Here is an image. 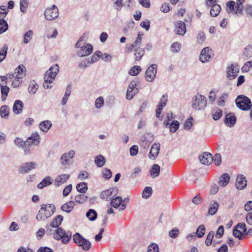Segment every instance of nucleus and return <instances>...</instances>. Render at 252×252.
<instances>
[{
  "label": "nucleus",
  "instance_id": "f257e3e1",
  "mask_svg": "<svg viewBox=\"0 0 252 252\" xmlns=\"http://www.w3.org/2000/svg\"><path fill=\"white\" fill-rule=\"evenodd\" d=\"M84 37H81L75 45V47L78 49L77 54L80 57L88 56L90 55L93 50V47L90 43H86Z\"/></svg>",
  "mask_w": 252,
  "mask_h": 252
},
{
  "label": "nucleus",
  "instance_id": "f03ea898",
  "mask_svg": "<svg viewBox=\"0 0 252 252\" xmlns=\"http://www.w3.org/2000/svg\"><path fill=\"white\" fill-rule=\"evenodd\" d=\"M56 207L53 204H43L36 216V219L38 220H45L54 213Z\"/></svg>",
  "mask_w": 252,
  "mask_h": 252
},
{
  "label": "nucleus",
  "instance_id": "7ed1b4c3",
  "mask_svg": "<svg viewBox=\"0 0 252 252\" xmlns=\"http://www.w3.org/2000/svg\"><path fill=\"white\" fill-rule=\"evenodd\" d=\"M245 0H236V2L230 0L226 3V10L228 13L233 12L238 16L243 15V3Z\"/></svg>",
  "mask_w": 252,
  "mask_h": 252
},
{
  "label": "nucleus",
  "instance_id": "20e7f679",
  "mask_svg": "<svg viewBox=\"0 0 252 252\" xmlns=\"http://www.w3.org/2000/svg\"><path fill=\"white\" fill-rule=\"evenodd\" d=\"M207 105V99L205 96L197 94L194 95L191 101V107L195 111L204 110Z\"/></svg>",
  "mask_w": 252,
  "mask_h": 252
},
{
  "label": "nucleus",
  "instance_id": "39448f33",
  "mask_svg": "<svg viewBox=\"0 0 252 252\" xmlns=\"http://www.w3.org/2000/svg\"><path fill=\"white\" fill-rule=\"evenodd\" d=\"M39 137V134L37 132H34L32 133L31 136L27 139L24 143V145L22 146L26 154L30 153L31 145L36 146L39 144L40 142Z\"/></svg>",
  "mask_w": 252,
  "mask_h": 252
},
{
  "label": "nucleus",
  "instance_id": "423d86ee",
  "mask_svg": "<svg viewBox=\"0 0 252 252\" xmlns=\"http://www.w3.org/2000/svg\"><path fill=\"white\" fill-rule=\"evenodd\" d=\"M235 102L237 107L243 111L250 110L252 106L250 99L243 95H238L235 100Z\"/></svg>",
  "mask_w": 252,
  "mask_h": 252
},
{
  "label": "nucleus",
  "instance_id": "0eeeda50",
  "mask_svg": "<svg viewBox=\"0 0 252 252\" xmlns=\"http://www.w3.org/2000/svg\"><path fill=\"white\" fill-rule=\"evenodd\" d=\"M73 238L74 243L79 247H82L83 250L88 251L90 249L92 246L91 243L84 238L79 233H76L75 234Z\"/></svg>",
  "mask_w": 252,
  "mask_h": 252
},
{
  "label": "nucleus",
  "instance_id": "6e6552de",
  "mask_svg": "<svg viewBox=\"0 0 252 252\" xmlns=\"http://www.w3.org/2000/svg\"><path fill=\"white\" fill-rule=\"evenodd\" d=\"M53 237L57 240H62L63 243L66 244L70 240L71 234L69 232H65L61 227H57V229L53 233Z\"/></svg>",
  "mask_w": 252,
  "mask_h": 252
},
{
  "label": "nucleus",
  "instance_id": "1a4fd4ad",
  "mask_svg": "<svg viewBox=\"0 0 252 252\" xmlns=\"http://www.w3.org/2000/svg\"><path fill=\"white\" fill-rule=\"evenodd\" d=\"M59 66L58 64H54L46 72L44 79L45 81L52 83L59 72Z\"/></svg>",
  "mask_w": 252,
  "mask_h": 252
},
{
  "label": "nucleus",
  "instance_id": "9d476101",
  "mask_svg": "<svg viewBox=\"0 0 252 252\" xmlns=\"http://www.w3.org/2000/svg\"><path fill=\"white\" fill-rule=\"evenodd\" d=\"M247 231V227L245 223H238L233 228V235L235 237L242 240Z\"/></svg>",
  "mask_w": 252,
  "mask_h": 252
},
{
  "label": "nucleus",
  "instance_id": "9b49d317",
  "mask_svg": "<svg viewBox=\"0 0 252 252\" xmlns=\"http://www.w3.org/2000/svg\"><path fill=\"white\" fill-rule=\"evenodd\" d=\"M45 18L49 21L56 19L59 16V10L58 7L53 5L51 7H48L44 12Z\"/></svg>",
  "mask_w": 252,
  "mask_h": 252
},
{
  "label": "nucleus",
  "instance_id": "f8f14e48",
  "mask_svg": "<svg viewBox=\"0 0 252 252\" xmlns=\"http://www.w3.org/2000/svg\"><path fill=\"white\" fill-rule=\"evenodd\" d=\"M239 72V67L237 64H231L226 68L227 78L229 80L235 79Z\"/></svg>",
  "mask_w": 252,
  "mask_h": 252
},
{
  "label": "nucleus",
  "instance_id": "ddd939ff",
  "mask_svg": "<svg viewBox=\"0 0 252 252\" xmlns=\"http://www.w3.org/2000/svg\"><path fill=\"white\" fill-rule=\"evenodd\" d=\"M157 72V65L153 64L147 69L146 74V80L150 82H153L156 77Z\"/></svg>",
  "mask_w": 252,
  "mask_h": 252
},
{
  "label": "nucleus",
  "instance_id": "4468645a",
  "mask_svg": "<svg viewBox=\"0 0 252 252\" xmlns=\"http://www.w3.org/2000/svg\"><path fill=\"white\" fill-rule=\"evenodd\" d=\"M36 166L37 164L35 162H25L19 167L18 171L21 174L28 173L31 170L35 169Z\"/></svg>",
  "mask_w": 252,
  "mask_h": 252
},
{
  "label": "nucleus",
  "instance_id": "2eb2a0df",
  "mask_svg": "<svg viewBox=\"0 0 252 252\" xmlns=\"http://www.w3.org/2000/svg\"><path fill=\"white\" fill-rule=\"evenodd\" d=\"M117 190L116 188H111L107 190L103 191L100 194V197L106 200L115 197L117 194Z\"/></svg>",
  "mask_w": 252,
  "mask_h": 252
},
{
  "label": "nucleus",
  "instance_id": "dca6fc26",
  "mask_svg": "<svg viewBox=\"0 0 252 252\" xmlns=\"http://www.w3.org/2000/svg\"><path fill=\"white\" fill-rule=\"evenodd\" d=\"M210 59L211 49L209 47H205L201 51L199 60L202 63H205L209 62Z\"/></svg>",
  "mask_w": 252,
  "mask_h": 252
},
{
  "label": "nucleus",
  "instance_id": "f3484780",
  "mask_svg": "<svg viewBox=\"0 0 252 252\" xmlns=\"http://www.w3.org/2000/svg\"><path fill=\"white\" fill-rule=\"evenodd\" d=\"M75 156V152L70 150L68 153L63 154L60 158V162L62 165H66L68 164L69 159L73 158Z\"/></svg>",
  "mask_w": 252,
  "mask_h": 252
},
{
  "label": "nucleus",
  "instance_id": "a211bd4d",
  "mask_svg": "<svg viewBox=\"0 0 252 252\" xmlns=\"http://www.w3.org/2000/svg\"><path fill=\"white\" fill-rule=\"evenodd\" d=\"M247 181L245 177L243 175H239L237 176L235 186L238 189H243L247 186Z\"/></svg>",
  "mask_w": 252,
  "mask_h": 252
},
{
  "label": "nucleus",
  "instance_id": "6ab92c4d",
  "mask_svg": "<svg viewBox=\"0 0 252 252\" xmlns=\"http://www.w3.org/2000/svg\"><path fill=\"white\" fill-rule=\"evenodd\" d=\"M174 32L176 34L183 35L186 32V25L183 21H177L175 24Z\"/></svg>",
  "mask_w": 252,
  "mask_h": 252
},
{
  "label": "nucleus",
  "instance_id": "aec40b11",
  "mask_svg": "<svg viewBox=\"0 0 252 252\" xmlns=\"http://www.w3.org/2000/svg\"><path fill=\"white\" fill-rule=\"evenodd\" d=\"M199 160L202 164L209 165L212 163L213 158L210 153L204 152L199 156Z\"/></svg>",
  "mask_w": 252,
  "mask_h": 252
},
{
  "label": "nucleus",
  "instance_id": "412c9836",
  "mask_svg": "<svg viewBox=\"0 0 252 252\" xmlns=\"http://www.w3.org/2000/svg\"><path fill=\"white\" fill-rule=\"evenodd\" d=\"M160 150L159 143H154L151 147L149 157L152 159H155L158 156Z\"/></svg>",
  "mask_w": 252,
  "mask_h": 252
},
{
  "label": "nucleus",
  "instance_id": "4be33fe9",
  "mask_svg": "<svg viewBox=\"0 0 252 252\" xmlns=\"http://www.w3.org/2000/svg\"><path fill=\"white\" fill-rule=\"evenodd\" d=\"M167 95H163L160 99V102L158 106V108L156 109V117L158 118L159 117L160 114L161 113L163 107H164L166 105V102L167 101Z\"/></svg>",
  "mask_w": 252,
  "mask_h": 252
},
{
  "label": "nucleus",
  "instance_id": "5701e85b",
  "mask_svg": "<svg viewBox=\"0 0 252 252\" xmlns=\"http://www.w3.org/2000/svg\"><path fill=\"white\" fill-rule=\"evenodd\" d=\"M70 175L67 174H63L58 175L55 180V185L57 187H59L63 184L69 178Z\"/></svg>",
  "mask_w": 252,
  "mask_h": 252
},
{
  "label": "nucleus",
  "instance_id": "b1692460",
  "mask_svg": "<svg viewBox=\"0 0 252 252\" xmlns=\"http://www.w3.org/2000/svg\"><path fill=\"white\" fill-rule=\"evenodd\" d=\"M236 122V118L233 113H230L225 116V124L230 127H233Z\"/></svg>",
  "mask_w": 252,
  "mask_h": 252
},
{
  "label": "nucleus",
  "instance_id": "393cba45",
  "mask_svg": "<svg viewBox=\"0 0 252 252\" xmlns=\"http://www.w3.org/2000/svg\"><path fill=\"white\" fill-rule=\"evenodd\" d=\"M219 207V203L216 200H213L209 204V209L208 211V215L213 216L215 215Z\"/></svg>",
  "mask_w": 252,
  "mask_h": 252
},
{
  "label": "nucleus",
  "instance_id": "a878e982",
  "mask_svg": "<svg viewBox=\"0 0 252 252\" xmlns=\"http://www.w3.org/2000/svg\"><path fill=\"white\" fill-rule=\"evenodd\" d=\"M52 126L51 122L49 120H46L41 122L39 125V127L41 131L47 132L50 129Z\"/></svg>",
  "mask_w": 252,
  "mask_h": 252
},
{
  "label": "nucleus",
  "instance_id": "bb28decb",
  "mask_svg": "<svg viewBox=\"0 0 252 252\" xmlns=\"http://www.w3.org/2000/svg\"><path fill=\"white\" fill-rule=\"evenodd\" d=\"M23 108V103L20 100H17L14 102L13 106V111L16 114H19L22 112Z\"/></svg>",
  "mask_w": 252,
  "mask_h": 252
},
{
  "label": "nucleus",
  "instance_id": "cd10ccee",
  "mask_svg": "<svg viewBox=\"0 0 252 252\" xmlns=\"http://www.w3.org/2000/svg\"><path fill=\"white\" fill-rule=\"evenodd\" d=\"M160 167L159 165L154 164L151 167L150 171V176L153 178H155L158 177L159 175Z\"/></svg>",
  "mask_w": 252,
  "mask_h": 252
},
{
  "label": "nucleus",
  "instance_id": "c85d7f7f",
  "mask_svg": "<svg viewBox=\"0 0 252 252\" xmlns=\"http://www.w3.org/2000/svg\"><path fill=\"white\" fill-rule=\"evenodd\" d=\"M15 73L16 74V76L20 77L22 78H24L26 73V68L25 66L23 64L19 65L15 69Z\"/></svg>",
  "mask_w": 252,
  "mask_h": 252
},
{
  "label": "nucleus",
  "instance_id": "c756f323",
  "mask_svg": "<svg viewBox=\"0 0 252 252\" xmlns=\"http://www.w3.org/2000/svg\"><path fill=\"white\" fill-rule=\"evenodd\" d=\"M63 217L61 215L57 216L51 222L50 226L53 228H57L61 224Z\"/></svg>",
  "mask_w": 252,
  "mask_h": 252
},
{
  "label": "nucleus",
  "instance_id": "7c9ffc66",
  "mask_svg": "<svg viewBox=\"0 0 252 252\" xmlns=\"http://www.w3.org/2000/svg\"><path fill=\"white\" fill-rule=\"evenodd\" d=\"M230 176L229 174L227 173H224L220 177L219 184L220 186L224 187L228 184Z\"/></svg>",
  "mask_w": 252,
  "mask_h": 252
},
{
  "label": "nucleus",
  "instance_id": "2f4dec72",
  "mask_svg": "<svg viewBox=\"0 0 252 252\" xmlns=\"http://www.w3.org/2000/svg\"><path fill=\"white\" fill-rule=\"evenodd\" d=\"M52 183V179L50 176H47L44 178L42 181L38 184L37 187L38 189H42L44 187L49 186Z\"/></svg>",
  "mask_w": 252,
  "mask_h": 252
},
{
  "label": "nucleus",
  "instance_id": "473e14b6",
  "mask_svg": "<svg viewBox=\"0 0 252 252\" xmlns=\"http://www.w3.org/2000/svg\"><path fill=\"white\" fill-rule=\"evenodd\" d=\"M74 206V202L70 201L63 204L61 207V209L66 213H70L73 210Z\"/></svg>",
  "mask_w": 252,
  "mask_h": 252
},
{
  "label": "nucleus",
  "instance_id": "72a5a7b5",
  "mask_svg": "<svg viewBox=\"0 0 252 252\" xmlns=\"http://www.w3.org/2000/svg\"><path fill=\"white\" fill-rule=\"evenodd\" d=\"M71 93V86L70 85H68L66 88L65 92V94L62 98V100L61 101V103L63 105H64L66 104L68 97L69 95H70V94Z\"/></svg>",
  "mask_w": 252,
  "mask_h": 252
},
{
  "label": "nucleus",
  "instance_id": "f704fd0d",
  "mask_svg": "<svg viewBox=\"0 0 252 252\" xmlns=\"http://www.w3.org/2000/svg\"><path fill=\"white\" fill-rule=\"evenodd\" d=\"M9 114V108L7 105H3L0 108V115L2 118L7 119Z\"/></svg>",
  "mask_w": 252,
  "mask_h": 252
},
{
  "label": "nucleus",
  "instance_id": "c9c22d12",
  "mask_svg": "<svg viewBox=\"0 0 252 252\" xmlns=\"http://www.w3.org/2000/svg\"><path fill=\"white\" fill-rule=\"evenodd\" d=\"M94 161L97 166L101 167L105 164L106 160L103 156L99 155L94 158Z\"/></svg>",
  "mask_w": 252,
  "mask_h": 252
},
{
  "label": "nucleus",
  "instance_id": "e433bc0d",
  "mask_svg": "<svg viewBox=\"0 0 252 252\" xmlns=\"http://www.w3.org/2000/svg\"><path fill=\"white\" fill-rule=\"evenodd\" d=\"M212 8L210 10V15L212 17H216L219 15L221 10V7L219 4H215L212 5Z\"/></svg>",
  "mask_w": 252,
  "mask_h": 252
},
{
  "label": "nucleus",
  "instance_id": "4c0bfd02",
  "mask_svg": "<svg viewBox=\"0 0 252 252\" xmlns=\"http://www.w3.org/2000/svg\"><path fill=\"white\" fill-rule=\"evenodd\" d=\"M145 53V51L144 49L138 47H136L134 49V56H135V60L136 61H139L140 60L141 58L143 56Z\"/></svg>",
  "mask_w": 252,
  "mask_h": 252
},
{
  "label": "nucleus",
  "instance_id": "58836bf2",
  "mask_svg": "<svg viewBox=\"0 0 252 252\" xmlns=\"http://www.w3.org/2000/svg\"><path fill=\"white\" fill-rule=\"evenodd\" d=\"M97 214L96 212L92 209H89L86 213V217L91 221H94L96 220Z\"/></svg>",
  "mask_w": 252,
  "mask_h": 252
},
{
  "label": "nucleus",
  "instance_id": "ea45409f",
  "mask_svg": "<svg viewBox=\"0 0 252 252\" xmlns=\"http://www.w3.org/2000/svg\"><path fill=\"white\" fill-rule=\"evenodd\" d=\"M245 58L249 59L252 57V45H248L245 48L243 53Z\"/></svg>",
  "mask_w": 252,
  "mask_h": 252
},
{
  "label": "nucleus",
  "instance_id": "a19ab883",
  "mask_svg": "<svg viewBox=\"0 0 252 252\" xmlns=\"http://www.w3.org/2000/svg\"><path fill=\"white\" fill-rule=\"evenodd\" d=\"M76 189L79 192L82 193H85L88 189L87 184L85 182H82L76 185Z\"/></svg>",
  "mask_w": 252,
  "mask_h": 252
},
{
  "label": "nucleus",
  "instance_id": "79ce46f5",
  "mask_svg": "<svg viewBox=\"0 0 252 252\" xmlns=\"http://www.w3.org/2000/svg\"><path fill=\"white\" fill-rule=\"evenodd\" d=\"M122 201V198L120 196H117L112 199L111 205L113 207L117 208L119 207Z\"/></svg>",
  "mask_w": 252,
  "mask_h": 252
},
{
  "label": "nucleus",
  "instance_id": "37998d69",
  "mask_svg": "<svg viewBox=\"0 0 252 252\" xmlns=\"http://www.w3.org/2000/svg\"><path fill=\"white\" fill-rule=\"evenodd\" d=\"M33 33L32 30H29L24 34L23 42L25 44L28 43L32 40Z\"/></svg>",
  "mask_w": 252,
  "mask_h": 252
},
{
  "label": "nucleus",
  "instance_id": "c03bdc74",
  "mask_svg": "<svg viewBox=\"0 0 252 252\" xmlns=\"http://www.w3.org/2000/svg\"><path fill=\"white\" fill-rule=\"evenodd\" d=\"M9 92V88L6 86H1V99L2 101H4L6 99V98Z\"/></svg>",
  "mask_w": 252,
  "mask_h": 252
},
{
  "label": "nucleus",
  "instance_id": "a18cd8bd",
  "mask_svg": "<svg viewBox=\"0 0 252 252\" xmlns=\"http://www.w3.org/2000/svg\"><path fill=\"white\" fill-rule=\"evenodd\" d=\"M87 199L88 196L84 194L77 195L74 198L75 202L78 203H84L87 201Z\"/></svg>",
  "mask_w": 252,
  "mask_h": 252
},
{
  "label": "nucleus",
  "instance_id": "49530a36",
  "mask_svg": "<svg viewBox=\"0 0 252 252\" xmlns=\"http://www.w3.org/2000/svg\"><path fill=\"white\" fill-rule=\"evenodd\" d=\"M205 233V227L204 225H200L197 228L195 234L197 237L201 238Z\"/></svg>",
  "mask_w": 252,
  "mask_h": 252
},
{
  "label": "nucleus",
  "instance_id": "de8ad7c7",
  "mask_svg": "<svg viewBox=\"0 0 252 252\" xmlns=\"http://www.w3.org/2000/svg\"><path fill=\"white\" fill-rule=\"evenodd\" d=\"M143 35V33L142 32L138 33L135 40L133 43L135 48L141 47Z\"/></svg>",
  "mask_w": 252,
  "mask_h": 252
},
{
  "label": "nucleus",
  "instance_id": "09e8293b",
  "mask_svg": "<svg viewBox=\"0 0 252 252\" xmlns=\"http://www.w3.org/2000/svg\"><path fill=\"white\" fill-rule=\"evenodd\" d=\"M179 125L180 124L178 121H173L170 124L168 127L171 132H175L179 128Z\"/></svg>",
  "mask_w": 252,
  "mask_h": 252
},
{
  "label": "nucleus",
  "instance_id": "8fccbe9b",
  "mask_svg": "<svg viewBox=\"0 0 252 252\" xmlns=\"http://www.w3.org/2000/svg\"><path fill=\"white\" fill-rule=\"evenodd\" d=\"M8 50V46L4 45L0 51V63L2 62L5 58Z\"/></svg>",
  "mask_w": 252,
  "mask_h": 252
},
{
  "label": "nucleus",
  "instance_id": "3c124183",
  "mask_svg": "<svg viewBox=\"0 0 252 252\" xmlns=\"http://www.w3.org/2000/svg\"><path fill=\"white\" fill-rule=\"evenodd\" d=\"M8 24L5 20L0 19V34L5 32L8 29Z\"/></svg>",
  "mask_w": 252,
  "mask_h": 252
},
{
  "label": "nucleus",
  "instance_id": "603ef678",
  "mask_svg": "<svg viewBox=\"0 0 252 252\" xmlns=\"http://www.w3.org/2000/svg\"><path fill=\"white\" fill-rule=\"evenodd\" d=\"M152 189L150 187L145 188L142 192V197L144 198H149L152 194Z\"/></svg>",
  "mask_w": 252,
  "mask_h": 252
},
{
  "label": "nucleus",
  "instance_id": "864d4df0",
  "mask_svg": "<svg viewBox=\"0 0 252 252\" xmlns=\"http://www.w3.org/2000/svg\"><path fill=\"white\" fill-rule=\"evenodd\" d=\"M141 70L140 66L135 65L129 70L128 73L131 76H136L139 73Z\"/></svg>",
  "mask_w": 252,
  "mask_h": 252
},
{
  "label": "nucleus",
  "instance_id": "5fc2aeb1",
  "mask_svg": "<svg viewBox=\"0 0 252 252\" xmlns=\"http://www.w3.org/2000/svg\"><path fill=\"white\" fill-rule=\"evenodd\" d=\"M181 48V44L179 42H174L171 46L170 50L173 53L179 52Z\"/></svg>",
  "mask_w": 252,
  "mask_h": 252
},
{
  "label": "nucleus",
  "instance_id": "6e6d98bb",
  "mask_svg": "<svg viewBox=\"0 0 252 252\" xmlns=\"http://www.w3.org/2000/svg\"><path fill=\"white\" fill-rule=\"evenodd\" d=\"M38 87V86L36 83H34V82H31L29 87V93L32 94H34L36 93Z\"/></svg>",
  "mask_w": 252,
  "mask_h": 252
},
{
  "label": "nucleus",
  "instance_id": "4d7b16f0",
  "mask_svg": "<svg viewBox=\"0 0 252 252\" xmlns=\"http://www.w3.org/2000/svg\"><path fill=\"white\" fill-rule=\"evenodd\" d=\"M214 236V231H210L205 240V243L206 246H210L212 244V240L213 239Z\"/></svg>",
  "mask_w": 252,
  "mask_h": 252
},
{
  "label": "nucleus",
  "instance_id": "13d9d810",
  "mask_svg": "<svg viewBox=\"0 0 252 252\" xmlns=\"http://www.w3.org/2000/svg\"><path fill=\"white\" fill-rule=\"evenodd\" d=\"M245 11L249 18H252V5L251 4H247L244 7Z\"/></svg>",
  "mask_w": 252,
  "mask_h": 252
},
{
  "label": "nucleus",
  "instance_id": "bf43d9fd",
  "mask_svg": "<svg viewBox=\"0 0 252 252\" xmlns=\"http://www.w3.org/2000/svg\"><path fill=\"white\" fill-rule=\"evenodd\" d=\"M104 105V99L103 97L99 96L95 99V107L97 109H100Z\"/></svg>",
  "mask_w": 252,
  "mask_h": 252
},
{
  "label": "nucleus",
  "instance_id": "052dcab7",
  "mask_svg": "<svg viewBox=\"0 0 252 252\" xmlns=\"http://www.w3.org/2000/svg\"><path fill=\"white\" fill-rule=\"evenodd\" d=\"M138 90H132L130 89H127V93H126V98L127 99L130 100L137 93Z\"/></svg>",
  "mask_w": 252,
  "mask_h": 252
},
{
  "label": "nucleus",
  "instance_id": "680f3d73",
  "mask_svg": "<svg viewBox=\"0 0 252 252\" xmlns=\"http://www.w3.org/2000/svg\"><path fill=\"white\" fill-rule=\"evenodd\" d=\"M206 36L203 32H200L197 36V42L199 44H202L205 41Z\"/></svg>",
  "mask_w": 252,
  "mask_h": 252
},
{
  "label": "nucleus",
  "instance_id": "e2e57ef3",
  "mask_svg": "<svg viewBox=\"0 0 252 252\" xmlns=\"http://www.w3.org/2000/svg\"><path fill=\"white\" fill-rule=\"evenodd\" d=\"M228 97V94L226 93L223 94L218 99V105L221 106H223L225 104V100Z\"/></svg>",
  "mask_w": 252,
  "mask_h": 252
},
{
  "label": "nucleus",
  "instance_id": "0e129e2a",
  "mask_svg": "<svg viewBox=\"0 0 252 252\" xmlns=\"http://www.w3.org/2000/svg\"><path fill=\"white\" fill-rule=\"evenodd\" d=\"M147 252H159L158 246L155 243L150 244L148 247Z\"/></svg>",
  "mask_w": 252,
  "mask_h": 252
},
{
  "label": "nucleus",
  "instance_id": "69168bd1",
  "mask_svg": "<svg viewBox=\"0 0 252 252\" xmlns=\"http://www.w3.org/2000/svg\"><path fill=\"white\" fill-rule=\"evenodd\" d=\"M103 177L106 179H110L112 176L111 171L107 168H103L102 170Z\"/></svg>",
  "mask_w": 252,
  "mask_h": 252
},
{
  "label": "nucleus",
  "instance_id": "338daca9",
  "mask_svg": "<svg viewBox=\"0 0 252 252\" xmlns=\"http://www.w3.org/2000/svg\"><path fill=\"white\" fill-rule=\"evenodd\" d=\"M89 174L87 171H82L78 174V178L81 180H84L89 178Z\"/></svg>",
  "mask_w": 252,
  "mask_h": 252
},
{
  "label": "nucleus",
  "instance_id": "774afa93",
  "mask_svg": "<svg viewBox=\"0 0 252 252\" xmlns=\"http://www.w3.org/2000/svg\"><path fill=\"white\" fill-rule=\"evenodd\" d=\"M222 111L219 108H217L214 113V114H213V118L214 120H218L220 119V118L222 116Z\"/></svg>",
  "mask_w": 252,
  "mask_h": 252
}]
</instances>
